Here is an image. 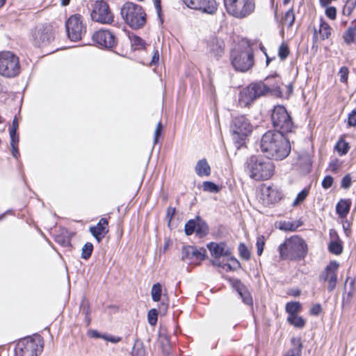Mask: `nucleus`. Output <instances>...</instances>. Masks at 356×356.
I'll return each mask as SVG.
<instances>
[{
	"mask_svg": "<svg viewBox=\"0 0 356 356\" xmlns=\"http://www.w3.org/2000/svg\"><path fill=\"white\" fill-rule=\"evenodd\" d=\"M260 147L268 158L275 160L285 159L291 152L289 141L284 134L275 131H268L262 136Z\"/></svg>",
	"mask_w": 356,
	"mask_h": 356,
	"instance_id": "nucleus-1",
	"label": "nucleus"
},
{
	"mask_svg": "<svg viewBox=\"0 0 356 356\" xmlns=\"http://www.w3.org/2000/svg\"><path fill=\"white\" fill-rule=\"evenodd\" d=\"M246 170L250 177L256 180H267L274 172V165L269 158L251 156L246 161Z\"/></svg>",
	"mask_w": 356,
	"mask_h": 356,
	"instance_id": "nucleus-2",
	"label": "nucleus"
},
{
	"mask_svg": "<svg viewBox=\"0 0 356 356\" xmlns=\"http://www.w3.org/2000/svg\"><path fill=\"white\" fill-rule=\"evenodd\" d=\"M280 256L282 259L299 260L305 258L307 246L305 241L298 236L286 238L279 246Z\"/></svg>",
	"mask_w": 356,
	"mask_h": 356,
	"instance_id": "nucleus-3",
	"label": "nucleus"
},
{
	"mask_svg": "<svg viewBox=\"0 0 356 356\" xmlns=\"http://www.w3.org/2000/svg\"><path fill=\"white\" fill-rule=\"evenodd\" d=\"M275 90V88H270L261 81L252 83L240 91L239 104L241 106H248L255 99Z\"/></svg>",
	"mask_w": 356,
	"mask_h": 356,
	"instance_id": "nucleus-4",
	"label": "nucleus"
},
{
	"mask_svg": "<svg viewBox=\"0 0 356 356\" xmlns=\"http://www.w3.org/2000/svg\"><path fill=\"white\" fill-rule=\"evenodd\" d=\"M121 15L126 23L133 29H139L146 22L143 8L132 2H126L121 8Z\"/></svg>",
	"mask_w": 356,
	"mask_h": 356,
	"instance_id": "nucleus-5",
	"label": "nucleus"
},
{
	"mask_svg": "<svg viewBox=\"0 0 356 356\" xmlns=\"http://www.w3.org/2000/svg\"><path fill=\"white\" fill-rule=\"evenodd\" d=\"M43 350V341L40 335L19 340L15 347L16 356H38Z\"/></svg>",
	"mask_w": 356,
	"mask_h": 356,
	"instance_id": "nucleus-6",
	"label": "nucleus"
},
{
	"mask_svg": "<svg viewBox=\"0 0 356 356\" xmlns=\"http://www.w3.org/2000/svg\"><path fill=\"white\" fill-rule=\"evenodd\" d=\"M20 72L19 59L10 51H0V75L13 78Z\"/></svg>",
	"mask_w": 356,
	"mask_h": 356,
	"instance_id": "nucleus-7",
	"label": "nucleus"
},
{
	"mask_svg": "<svg viewBox=\"0 0 356 356\" xmlns=\"http://www.w3.org/2000/svg\"><path fill=\"white\" fill-rule=\"evenodd\" d=\"M228 14L243 19L252 13L255 8L254 0H224Z\"/></svg>",
	"mask_w": 356,
	"mask_h": 356,
	"instance_id": "nucleus-8",
	"label": "nucleus"
},
{
	"mask_svg": "<svg viewBox=\"0 0 356 356\" xmlns=\"http://www.w3.org/2000/svg\"><path fill=\"white\" fill-rule=\"evenodd\" d=\"M271 121L277 131L286 134L291 132L293 123L286 109L281 105L275 106L272 111Z\"/></svg>",
	"mask_w": 356,
	"mask_h": 356,
	"instance_id": "nucleus-9",
	"label": "nucleus"
},
{
	"mask_svg": "<svg viewBox=\"0 0 356 356\" xmlns=\"http://www.w3.org/2000/svg\"><path fill=\"white\" fill-rule=\"evenodd\" d=\"M232 65L234 69L240 72H246L254 64V56L250 49L243 51L234 50L232 54Z\"/></svg>",
	"mask_w": 356,
	"mask_h": 356,
	"instance_id": "nucleus-10",
	"label": "nucleus"
},
{
	"mask_svg": "<svg viewBox=\"0 0 356 356\" xmlns=\"http://www.w3.org/2000/svg\"><path fill=\"white\" fill-rule=\"evenodd\" d=\"M90 16L93 21L106 24H111L114 19V15L108 4L102 0L95 2Z\"/></svg>",
	"mask_w": 356,
	"mask_h": 356,
	"instance_id": "nucleus-11",
	"label": "nucleus"
},
{
	"mask_svg": "<svg viewBox=\"0 0 356 356\" xmlns=\"http://www.w3.org/2000/svg\"><path fill=\"white\" fill-rule=\"evenodd\" d=\"M232 135L236 139L243 140L252 131V126L244 115L234 118L231 124Z\"/></svg>",
	"mask_w": 356,
	"mask_h": 356,
	"instance_id": "nucleus-12",
	"label": "nucleus"
},
{
	"mask_svg": "<svg viewBox=\"0 0 356 356\" xmlns=\"http://www.w3.org/2000/svg\"><path fill=\"white\" fill-rule=\"evenodd\" d=\"M81 18V15H74L71 16L66 22L67 35L72 41L81 40L86 33V28L83 24Z\"/></svg>",
	"mask_w": 356,
	"mask_h": 356,
	"instance_id": "nucleus-13",
	"label": "nucleus"
},
{
	"mask_svg": "<svg viewBox=\"0 0 356 356\" xmlns=\"http://www.w3.org/2000/svg\"><path fill=\"white\" fill-rule=\"evenodd\" d=\"M92 40L99 46L106 49H112L117 44L115 35L106 29H100L92 35Z\"/></svg>",
	"mask_w": 356,
	"mask_h": 356,
	"instance_id": "nucleus-14",
	"label": "nucleus"
},
{
	"mask_svg": "<svg viewBox=\"0 0 356 356\" xmlns=\"http://www.w3.org/2000/svg\"><path fill=\"white\" fill-rule=\"evenodd\" d=\"M33 37L36 45L45 46L54 39L53 29L49 25L38 26L33 31Z\"/></svg>",
	"mask_w": 356,
	"mask_h": 356,
	"instance_id": "nucleus-15",
	"label": "nucleus"
},
{
	"mask_svg": "<svg viewBox=\"0 0 356 356\" xmlns=\"http://www.w3.org/2000/svg\"><path fill=\"white\" fill-rule=\"evenodd\" d=\"M190 8L202 10L204 13L213 14L217 10L216 0H183Z\"/></svg>",
	"mask_w": 356,
	"mask_h": 356,
	"instance_id": "nucleus-16",
	"label": "nucleus"
},
{
	"mask_svg": "<svg viewBox=\"0 0 356 356\" xmlns=\"http://www.w3.org/2000/svg\"><path fill=\"white\" fill-rule=\"evenodd\" d=\"M181 259L188 264L204 259V254L193 246L184 247L181 251Z\"/></svg>",
	"mask_w": 356,
	"mask_h": 356,
	"instance_id": "nucleus-17",
	"label": "nucleus"
},
{
	"mask_svg": "<svg viewBox=\"0 0 356 356\" xmlns=\"http://www.w3.org/2000/svg\"><path fill=\"white\" fill-rule=\"evenodd\" d=\"M90 232L97 242L99 243L108 232V222L107 219L102 218L95 226L90 227Z\"/></svg>",
	"mask_w": 356,
	"mask_h": 356,
	"instance_id": "nucleus-18",
	"label": "nucleus"
},
{
	"mask_svg": "<svg viewBox=\"0 0 356 356\" xmlns=\"http://www.w3.org/2000/svg\"><path fill=\"white\" fill-rule=\"evenodd\" d=\"M207 248L212 257L216 259H220L221 257H229L231 254V250L227 247L225 243L211 242L207 244Z\"/></svg>",
	"mask_w": 356,
	"mask_h": 356,
	"instance_id": "nucleus-19",
	"label": "nucleus"
},
{
	"mask_svg": "<svg viewBox=\"0 0 356 356\" xmlns=\"http://www.w3.org/2000/svg\"><path fill=\"white\" fill-rule=\"evenodd\" d=\"M230 282L233 288L238 292V295L241 298L243 302L248 305H252V296L248 291L247 287L241 282V281L238 279H233L231 280Z\"/></svg>",
	"mask_w": 356,
	"mask_h": 356,
	"instance_id": "nucleus-20",
	"label": "nucleus"
},
{
	"mask_svg": "<svg viewBox=\"0 0 356 356\" xmlns=\"http://www.w3.org/2000/svg\"><path fill=\"white\" fill-rule=\"evenodd\" d=\"M208 50L215 57L220 58L224 54V41L219 38H212L208 41Z\"/></svg>",
	"mask_w": 356,
	"mask_h": 356,
	"instance_id": "nucleus-21",
	"label": "nucleus"
},
{
	"mask_svg": "<svg viewBox=\"0 0 356 356\" xmlns=\"http://www.w3.org/2000/svg\"><path fill=\"white\" fill-rule=\"evenodd\" d=\"M352 205L350 199H341L335 207L337 213L341 219L346 218Z\"/></svg>",
	"mask_w": 356,
	"mask_h": 356,
	"instance_id": "nucleus-22",
	"label": "nucleus"
},
{
	"mask_svg": "<svg viewBox=\"0 0 356 356\" xmlns=\"http://www.w3.org/2000/svg\"><path fill=\"white\" fill-rule=\"evenodd\" d=\"M262 195L268 203H274L281 199L280 193L272 186H264L261 190Z\"/></svg>",
	"mask_w": 356,
	"mask_h": 356,
	"instance_id": "nucleus-23",
	"label": "nucleus"
},
{
	"mask_svg": "<svg viewBox=\"0 0 356 356\" xmlns=\"http://www.w3.org/2000/svg\"><path fill=\"white\" fill-rule=\"evenodd\" d=\"M320 280L323 282L329 280L328 289L330 291L333 289L334 286L332 284V282L334 280V261H330L326 266L325 270L320 275Z\"/></svg>",
	"mask_w": 356,
	"mask_h": 356,
	"instance_id": "nucleus-24",
	"label": "nucleus"
},
{
	"mask_svg": "<svg viewBox=\"0 0 356 356\" xmlns=\"http://www.w3.org/2000/svg\"><path fill=\"white\" fill-rule=\"evenodd\" d=\"M195 171L199 177H208L211 174V168L206 159L197 161Z\"/></svg>",
	"mask_w": 356,
	"mask_h": 356,
	"instance_id": "nucleus-25",
	"label": "nucleus"
},
{
	"mask_svg": "<svg viewBox=\"0 0 356 356\" xmlns=\"http://www.w3.org/2000/svg\"><path fill=\"white\" fill-rule=\"evenodd\" d=\"M293 347L290 348L284 356H300L302 352V343L300 339L293 338L291 339Z\"/></svg>",
	"mask_w": 356,
	"mask_h": 356,
	"instance_id": "nucleus-26",
	"label": "nucleus"
},
{
	"mask_svg": "<svg viewBox=\"0 0 356 356\" xmlns=\"http://www.w3.org/2000/svg\"><path fill=\"white\" fill-rule=\"evenodd\" d=\"M350 145L348 142L344 139V136L340 137L337 143L335 144V150H337L340 155H345L350 149Z\"/></svg>",
	"mask_w": 356,
	"mask_h": 356,
	"instance_id": "nucleus-27",
	"label": "nucleus"
},
{
	"mask_svg": "<svg viewBox=\"0 0 356 356\" xmlns=\"http://www.w3.org/2000/svg\"><path fill=\"white\" fill-rule=\"evenodd\" d=\"M300 309L301 304L299 302H287L285 306V310L288 313L289 316L297 315Z\"/></svg>",
	"mask_w": 356,
	"mask_h": 356,
	"instance_id": "nucleus-28",
	"label": "nucleus"
},
{
	"mask_svg": "<svg viewBox=\"0 0 356 356\" xmlns=\"http://www.w3.org/2000/svg\"><path fill=\"white\" fill-rule=\"evenodd\" d=\"M287 321L289 324L298 328H302L305 325V320L298 315L288 316Z\"/></svg>",
	"mask_w": 356,
	"mask_h": 356,
	"instance_id": "nucleus-29",
	"label": "nucleus"
},
{
	"mask_svg": "<svg viewBox=\"0 0 356 356\" xmlns=\"http://www.w3.org/2000/svg\"><path fill=\"white\" fill-rule=\"evenodd\" d=\"M331 33L332 28L327 23L321 22L318 30V33L321 40L329 38V37L331 35Z\"/></svg>",
	"mask_w": 356,
	"mask_h": 356,
	"instance_id": "nucleus-30",
	"label": "nucleus"
},
{
	"mask_svg": "<svg viewBox=\"0 0 356 356\" xmlns=\"http://www.w3.org/2000/svg\"><path fill=\"white\" fill-rule=\"evenodd\" d=\"M209 232V227L207 223L200 220V218H197V227L195 232L196 234L202 237L207 234Z\"/></svg>",
	"mask_w": 356,
	"mask_h": 356,
	"instance_id": "nucleus-31",
	"label": "nucleus"
},
{
	"mask_svg": "<svg viewBox=\"0 0 356 356\" xmlns=\"http://www.w3.org/2000/svg\"><path fill=\"white\" fill-rule=\"evenodd\" d=\"M162 293V286L161 284H154L151 290L152 298L154 302H159L161 300Z\"/></svg>",
	"mask_w": 356,
	"mask_h": 356,
	"instance_id": "nucleus-32",
	"label": "nucleus"
},
{
	"mask_svg": "<svg viewBox=\"0 0 356 356\" xmlns=\"http://www.w3.org/2000/svg\"><path fill=\"white\" fill-rule=\"evenodd\" d=\"M333 0H319L322 7L326 8L325 14L331 19H334V7H328Z\"/></svg>",
	"mask_w": 356,
	"mask_h": 356,
	"instance_id": "nucleus-33",
	"label": "nucleus"
},
{
	"mask_svg": "<svg viewBox=\"0 0 356 356\" xmlns=\"http://www.w3.org/2000/svg\"><path fill=\"white\" fill-rule=\"evenodd\" d=\"M197 220H190L185 225V233L186 235L189 236L194 233L196 230L197 227Z\"/></svg>",
	"mask_w": 356,
	"mask_h": 356,
	"instance_id": "nucleus-34",
	"label": "nucleus"
},
{
	"mask_svg": "<svg viewBox=\"0 0 356 356\" xmlns=\"http://www.w3.org/2000/svg\"><path fill=\"white\" fill-rule=\"evenodd\" d=\"M202 188L204 191L211 193H218L220 191L219 186L211 181H204Z\"/></svg>",
	"mask_w": 356,
	"mask_h": 356,
	"instance_id": "nucleus-35",
	"label": "nucleus"
},
{
	"mask_svg": "<svg viewBox=\"0 0 356 356\" xmlns=\"http://www.w3.org/2000/svg\"><path fill=\"white\" fill-rule=\"evenodd\" d=\"M93 245L91 243H86L82 248L81 257L88 259L92 254Z\"/></svg>",
	"mask_w": 356,
	"mask_h": 356,
	"instance_id": "nucleus-36",
	"label": "nucleus"
},
{
	"mask_svg": "<svg viewBox=\"0 0 356 356\" xmlns=\"http://www.w3.org/2000/svg\"><path fill=\"white\" fill-rule=\"evenodd\" d=\"M299 164L300 165H304L307 171H309V168L312 165L311 157L309 154H305L300 156L298 159Z\"/></svg>",
	"mask_w": 356,
	"mask_h": 356,
	"instance_id": "nucleus-37",
	"label": "nucleus"
},
{
	"mask_svg": "<svg viewBox=\"0 0 356 356\" xmlns=\"http://www.w3.org/2000/svg\"><path fill=\"white\" fill-rule=\"evenodd\" d=\"M356 36V29L349 28L343 35L344 40L346 43L350 44L354 42Z\"/></svg>",
	"mask_w": 356,
	"mask_h": 356,
	"instance_id": "nucleus-38",
	"label": "nucleus"
},
{
	"mask_svg": "<svg viewBox=\"0 0 356 356\" xmlns=\"http://www.w3.org/2000/svg\"><path fill=\"white\" fill-rule=\"evenodd\" d=\"M309 190L304 188L302 191H301L297 195L296 198L293 202V206L296 207L300 204L301 202H302L307 196L308 195Z\"/></svg>",
	"mask_w": 356,
	"mask_h": 356,
	"instance_id": "nucleus-39",
	"label": "nucleus"
},
{
	"mask_svg": "<svg viewBox=\"0 0 356 356\" xmlns=\"http://www.w3.org/2000/svg\"><path fill=\"white\" fill-rule=\"evenodd\" d=\"M158 319V312L156 309H152L148 312L147 320L148 323L154 326L156 324Z\"/></svg>",
	"mask_w": 356,
	"mask_h": 356,
	"instance_id": "nucleus-40",
	"label": "nucleus"
},
{
	"mask_svg": "<svg viewBox=\"0 0 356 356\" xmlns=\"http://www.w3.org/2000/svg\"><path fill=\"white\" fill-rule=\"evenodd\" d=\"M238 251L240 256L242 259L245 260H248L250 258V252L243 243H241L239 245Z\"/></svg>",
	"mask_w": 356,
	"mask_h": 356,
	"instance_id": "nucleus-41",
	"label": "nucleus"
},
{
	"mask_svg": "<svg viewBox=\"0 0 356 356\" xmlns=\"http://www.w3.org/2000/svg\"><path fill=\"white\" fill-rule=\"evenodd\" d=\"M349 74V70L347 67L343 66L340 68L338 75L339 76V80L342 83H347L348 78Z\"/></svg>",
	"mask_w": 356,
	"mask_h": 356,
	"instance_id": "nucleus-42",
	"label": "nucleus"
},
{
	"mask_svg": "<svg viewBox=\"0 0 356 356\" xmlns=\"http://www.w3.org/2000/svg\"><path fill=\"white\" fill-rule=\"evenodd\" d=\"M18 122L17 119L15 117L13 120L12 125L9 129V134L10 138H19V136L17 135V130L18 129Z\"/></svg>",
	"mask_w": 356,
	"mask_h": 356,
	"instance_id": "nucleus-43",
	"label": "nucleus"
},
{
	"mask_svg": "<svg viewBox=\"0 0 356 356\" xmlns=\"http://www.w3.org/2000/svg\"><path fill=\"white\" fill-rule=\"evenodd\" d=\"M352 185V177L350 174L346 175L341 180L340 186L343 189H348Z\"/></svg>",
	"mask_w": 356,
	"mask_h": 356,
	"instance_id": "nucleus-44",
	"label": "nucleus"
},
{
	"mask_svg": "<svg viewBox=\"0 0 356 356\" xmlns=\"http://www.w3.org/2000/svg\"><path fill=\"white\" fill-rule=\"evenodd\" d=\"M19 138H10V145L12 147V155L17 159L19 156V152L17 147Z\"/></svg>",
	"mask_w": 356,
	"mask_h": 356,
	"instance_id": "nucleus-45",
	"label": "nucleus"
},
{
	"mask_svg": "<svg viewBox=\"0 0 356 356\" xmlns=\"http://www.w3.org/2000/svg\"><path fill=\"white\" fill-rule=\"evenodd\" d=\"M289 54V47L285 43H282L278 51V55L281 60H284Z\"/></svg>",
	"mask_w": 356,
	"mask_h": 356,
	"instance_id": "nucleus-46",
	"label": "nucleus"
},
{
	"mask_svg": "<svg viewBox=\"0 0 356 356\" xmlns=\"http://www.w3.org/2000/svg\"><path fill=\"white\" fill-rule=\"evenodd\" d=\"M133 356H145V350L143 346L140 343H136L132 350Z\"/></svg>",
	"mask_w": 356,
	"mask_h": 356,
	"instance_id": "nucleus-47",
	"label": "nucleus"
},
{
	"mask_svg": "<svg viewBox=\"0 0 356 356\" xmlns=\"http://www.w3.org/2000/svg\"><path fill=\"white\" fill-rule=\"evenodd\" d=\"M265 245V238L263 236H259L257 239V252L259 256L261 255L264 247Z\"/></svg>",
	"mask_w": 356,
	"mask_h": 356,
	"instance_id": "nucleus-48",
	"label": "nucleus"
},
{
	"mask_svg": "<svg viewBox=\"0 0 356 356\" xmlns=\"http://www.w3.org/2000/svg\"><path fill=\"white\" fill-rule=\"evenodd\" d=\"M333 182L334 179L330 175H327L323 179L321 185L324 189H328L332 186Z\"/></svg>",
	"mask_w": 356,
	"mask_h": 356,
	"instance_id": "nucleus-49",
	"label": "nucleus"
},
{
	"mask_svg": "<svg viewBox=\"0 0 356 356\" xmlns=\"http://www.w3.org/2000/svg\"><path fill=\"white\" fill-rule=\"evenodd\" d=\"M284 20L289 24V26H292L295 20V15L292 9L289 10L284 15Z\"/></svg>",
	"mask_w": 356,
	"mask_h": 356,
	"instance_id": "nucleus-50",
	"label": "nucleus"
},
{
	"mask_svg": "<svg viewBox=\"0 0 356 356\" xmlns=\"http://www.w3.org/2000/svg\"><path fill=\"white\" fill-rule=\"evenodd\" d=\"M131 42L132 45L135 46L136 48H140L144 47V41L142 38L138 36H133L131 38Z\"/></svg>",
	"mask_w": 356,
	"mask_h": 356,
	"instance_id": "nucleus-51",
	"label": "nucleus"
},
{
	"mask_svg": "<svg viewBox=\"0 0 356 356\" xmlns=\"http://www.w3.org/2000/svg\"><path fill=\"white\" fill-rule=\"evenodd\" d=\"M348 124L350 127H356V111L353 110L348 114Z\"/></svg>",
	"mask_w": 356,
	"mask_h": 356,
	"instance_id": "nucleus-52",
	"label": "nucleus"
},
{
	"mask_svg": "<svg viewBox=\"0 0 356 356\" xmlns=\"http://www.w3.org/2000/svg\"><path fill=\"white\" fill-rule=\"evenodd\" d=\"M343 251L342 241L335 236V254H340Z\"/></svg>",
	"mask_w": 356,
	"mask_h": 356,
	"instance_id": "nucleus-53",
	"label": "nucleus"
},
{
	"mask_svg": "<svg viewBox=\"0 0 356 356\" xmlns=\"http://www.w3.org/2000/svg\"><path fill=\"white\" fill-rule=\"evenodd\" d=\"M162 124H161V122H159L158 124H157V126L156 127V129H155V131H154V143L156 144L158 143V140H159V137L161 136V131H162Z\"/></svg>",
	"mask_w": 356,
	"mask_h": 356,
	"instance_id": "nucleus-54",
	"label": "nucleus"
},
{
	"mask_svg": "<svg viewBox=\"0 0 356 356\" xmlns=\"http://www.w3.org/2000/svg\"><path fill=\"white\" fill-rule=\"evenodd\" d=\"M157 15L159 18L160 19L161 23H163V19L161 18V0H153Z\"/></svg>",
	"mask_w": 356,
	"mask_h": 356,
	"instance_id": "nucleus-55",
	"label": "nucleus"
},
{
	"mask_svg": "<svg viewBox=\"0 0 356 356\" xmlns=\"http://www.w3.org/2000/svg\"><path fill=\"white\" fill-rule=\"evenodd\" d=\"M321 312V306L319 304L314 305L309 311L311 315H318Z\"/></svg>",
	"mask_w": 356,
	"mask_h": 356,
	"instance_id": "nucleus-56",
	"label": "nucleus"
},
{
	"mask_svg": "<svg viewBox=\"0 0 356 356\" xmlns=\"http://www.w3.org/2000/svg\"><path fill=\"white\" fill-rule=\"evenodd\" d=\"M80 312L84 314L86 317L90 314V308L86 302H83L80 305Z\"/></svg>",
	"mask_w": 356,
	"mask_h": 356,
	"instance_id": "nucleus-57",
	"label": "nucleus"
},
{
	"mask_svg": "<svg viewBox=\"0 0 356 356\" xmlns=\"http://www.w3.org/2000/svg\"><path fill=\"white\" fill-rule=\"evenodd\" d=\"M280 229L284 230L293 231L295 230L296 227L292 223L288 222L282 224V225L280 226Z\"/></svg>",
	"mask_w": 356,
	"mask_h": 356,
	"instance_id": "nucleus-58",
	"label": "nucleus"
},
{
	"mask_svg": "<svg viewBox=\"0 0 356 356\" xmlns=\"http://www.w3.org/2000/svg\"><path fill=\"white\" fill-rule=\"evenodd\" d=\"M341 222L343 225V228L346 232V234L348 235V232H350V222L348 221L346 218L341 219Z\"/></svg>",
	"mask_w": 356,
	"mask_h": 356,
	"instance_id": "nucleus-59",
	"label": "nucleus"
},
{
	"mask_svg": "<svg viewBox=\"0 0 356 356\" xmlns=\"http://www.w3.org/2000/svg\"><path fill=\"white\" fill-rule=\"evenodd\" d=\"M102 338H104L105 340L108 341H111L112 343H118L119 342L120 340H121V338L120 337H113V336H109V337H102Z\"/></svg>",
	"mask_w": 356,
	"mask_h": 356,
	"instance_id": "nucleus-60",
	"label": "nucleus"
},
{
	"mask_svg": "<svg viewBox=\"0 0 356 356\" xmlns=\"http://www.w3.org/2000/svg\"><path fill=\"white\" fill-rule=\"evenodd\" d=\"M175 208L169 207L168 209L166 217L168 218L169 222L171 221V220H172L173 216L175 215Z\"/></svg>",
	"mask_w": 356,
	"mask_h": 356,
	"instance_id": "nucleus-61",
	"label": "nucleus"
},
{
	"mask_svg": "<svg viewBox=\"0 0 356 356\" xmlns=\"http://www.w3.org/2000/svg\"><path fill=\"white\" fill-rule=\"evenodd\" d=\"M159 60V54L157 50L155 51L152 61L150 62V65H154L156 64Z\"/></svg>",
	"mask_w": 356,
	"mask_h": 356,
	"instance_id": "nucleus-62",
	"label": "nucleus"
},
{
	"mask_svg": "<svg viewBox=\"0 0 356 356\" xmlns=\"http://www.w3.org/2000/svg\"><path fill=\"white\" fill-rule=\"evenodd\" d=\"M211 261L213 266L222 268L223 264L219 261V259L214 258Z\"/></svg>",
	"mask_w": 356,
	"mask_h": 356,
	"instance_id": "nucleus-63",
	"label": "nucleus"
},
{
	"mask_svg": "<svg viewBox=\"0 0 356 356\" xmlns=\"http://www.w3.org/2000/svg\"><path fill=\"white\" fill-rule=\"evenodd\" d=\"M168 307V304L165 303L164 301L162 302L161 306L159 307V309L161 312L165 313Z\"/></svg>",
	"mask_w": 356,
	"mask_h": 356,
	"instance_id": "nucleus-64",
	"label": "nucleus"
}]
</instances>
